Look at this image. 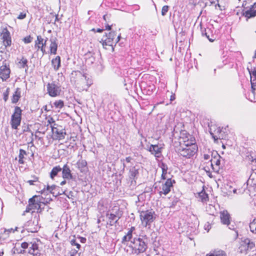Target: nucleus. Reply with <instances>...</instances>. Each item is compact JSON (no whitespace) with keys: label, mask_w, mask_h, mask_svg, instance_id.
<instances>
[{"label":"nucleus","mask_w":256,"mask_h":256,"mask_svg":"<svg viewBox=\"0 0 256 256\" xmlns=\"http://www.w3.org/2000/svg\"><path fill=\"white\" fill-rule=\"evenodd\" d=\"M70 80L79 91L87 90L92 84V79L86 74L79 70L73 71L71 73Z\"/></svg>","instance_id":"2"},{"label":"nucleus","mask_w":256,"mask_h":256,"mask_svg":"<svg viewBox=\"0 0 256 256\" xmlns=\"http://www.w3.org/2000/svg\"><path fill=\"white\" fill-rule=\"evenodd\" d=\"M21 98V90L19 88H17L12 96V103L16 104Z\"/></svg>","instance_id":"28"},{"label":"nucleus","mask_w":256,"mask_h":256,"mask_svg":"<svg viewBox=\"0 0 256 256\" xmlns=\"http://www.w3.org/2000/svg\"><path fill=\"white\" fill-rule=\"evenodd\" d=\"M69 256H80V254L78 252V250L72 249L69 252Z\"/></svg>","instance_id":"45"},{"label":"nucleus","mask_w":256,"mask_h":256,"mask_svg":"<svg viewBox=\"0 0 256 256\" xmlns=\"http://www.w3.org/2000/svg\"><path fill=\"white\" fill-rule=\"evenodd\" d=\"M64 106V102L62 100H56L53 103V106L56 109H61Z\"/></svg>","instance_id":"37"},{"label":"nucleus","mask_w":256,"mask_h":256,"mask_svg":"<svg viewBox=\"0 0 256 256\" xmlns=\"http://www.w3.org/2000/svg\"><path fill=\"white\" fill-rule=\"evenodd\" d=\"M46 40H44L40 36H38L36 40L35 41V46L37 48V50H40L44 54H46Z\"/></svg>","instance_id":"17"},{"label":"nucleus","mask_w":256,"mask_h":256,"mask_svg":"<svg viewBox=\"0 0 256 256\" xmlns=\"http://www.w3.org/2000/svg\"><path fill=\"white\" fill-rule=\"evenodd\" d=\"M242 14V15L247 19L256 16V2H254L253 4L251 5L248 8L244 6Z\"/></svg>","instance_id":"14"},{"label":"nucleus","mask_w":256,"mask_h":256,"mask_svg":"<svg viewBox=\"0 0 256 256\" xmlns=\"http://www.w3.org/2000/svg\"><path fill=\"white\" fill-rule=\"evenodd\" d=\"M52 64L56 70H58L60 66V57L58 56L52 59Z\"/></svg>","instance_id":"35"},{"label":"nucleus","mask_w":256,"mask_h":256,"mask_svg":"<svg viewBox=\"0 0 256 256\" xmlns=\"http://www.w3.org/2000/svg\"><path fill=\"white\" fill-rule=\"evenodd\" d=\"M34 218L32 222L30 220L28 222V230L31 232H37L40 228L38 222L40 220V215L34 214Z\"/></svg>","instance_id":"13"},{"label":"nucleus","mask_w":256,"mask_h":256,"mask_svg":"<svg viewBox=\"0 0 256 256\" xmlns=\"http://www.w3.org/2000/svg\"><path fill=\"white\" fill-rule=\"evenodd\" d=\"M27 155L26 151L23 149H20L18 156V162L20 164H24L25 163L24 160Z\"/></svg>","instance_id":"31"},{"label":"nucleus","mask_w":256,"mask_h":256,"mask_svg":"<svg viewBox=\"0 0 256 256\" xmlns=\"http://www.w3.org/2000/svg\"><path fill=\"white\" fill-rule=\"evenodd\" d=\"M28 253L33 256H40V251L39 249L38 246L36 243H33L30 247Z\"/></svg>","instance_id":"24"},{"label":"nucleus","mask_w":256,"mask_h":256,"mask_svg":"<svg viewBox=\"0 0 256 256\" xmlns=\"http://www.w3.org/2000/svg\"><path fill=\"white\" fill-rule=\"evenodd\" d=\"M178 202V200H176L175 201L172 202V204L170 206V208L174 207L176 205V204Z\"/></svg>","instance_id":"61"},{"label":"nucleus","mask_w":256,"mask_h":256,"mask_svg":"<svg viewBox=\"0 0 256 256\" xmlns=\"http://www.w3.org/2000/svg\"><path fill=\"white\" fill-rule=\"evenodd\" d=\"M130 240L126 236V235L124 236L122 240V244H125L127 242H129Z\"/></svg>","instance_id":"53"},{"label":"nucleus","mask_w":256,"mask_h":256,"mask_svg":"<svg viewBox=\"0 0 256 256\" xmlns=\"http://www.w3.org/2000/svg\"><path fill=\"white\" fill-rule=\"evenodd\" d=\"M10 93V88H8L6 92L3 94V98L5 102H6L8 98V95Z\"/></svg>","instance_id":"46"},{"label":"nucleus","mask_w":256,"mask_h":256,"mask_svg":"<svg viewBox=\"0 0 256 256\" xmlns=\"http://www.w3.org/2000/svg\"><path fill=\"white\" fill-rule=\"evenodd\" d=\"M169 9V6H162V16H165L167 12H168Z\"/></svg>","instance_id":"48"},{"label":"nucleus","mask_w":256,"mask_h":256,"mask_svg":"<svg viewBox=\"0 0 256 256\" xmlns=\"http://www.w3.org/2000/svg\"><path fill=\"white\" fill-rule=\"evenodd\" d=\"M17 65L20 68H24L26 70L28 68V59L24 56H22L18 60Z\"/></svg>","instance_id":"29"},{"label":"nucleus","mask_w":256,"mask_h":256,"mask_svg":"<svg viewBox=\"0 0 256 256\" xmlns=\"http://www.w3.org/2000/svg\"><path fill=\"white\" fill-rule=\"evenodd\" d=\"M161 186L158 188V194L160 196L167 195L174 187V184L176 183L174 180H167L164 182H160Z\"/></svg>","instance_id":"8"},{"label":"nucleus","mask_w":256,"mask_h":256,"mask_svg":"<svg viewBox=\"0 0 256 256\" xmlns=\"http://www.w3.org/2000/svg\"><path fill=\"white\" fill-rule=\"evenodd\" d=\"M248 184L256 190V172L250 174L248 180Z\"/></svg>","instance_id":"32"},{"label":"nucleus","mask_w":256,"mask_h":256,"mask_svg":"<svg viewBox=\"0 0 256 256\" xmlns=\"http://www.w3.org/2000/svg\"><path fill=\"white\" fill-rule=\"evenodd\" d=\"M62 126L53 124L52 126V136L54 140H62L64 138L66 132Z\"/></svg>","instance_id":"9"},{"label":"nucleus","mask_w":256,"mask_h":256,"mask_svg":"<svg viewBox=\"0 0 256 256\" xmlns=\"http://www.w3.org/2000/svg\"><path fill=\"white\" fill-rule=\"evenodd\" d=\"M26 16V12H23L20 14L18 16L17 18L19 20H23L25 18Z\"/></svg>","instance_id":"49"},{"label":"nucleus","mask_w":256,"mask_h":256,"mask_svg":"<svg viewBox=\"0 0 256 256\" xmlns=\"http://www.w3.org/2000/svg\"><path fill=\"white\" fill-rule=\"evenodd\" d=\"M56 188H57V186L55 185H52V186H47V190H50V192L53 194V195L55 194V192H54V190H55ZM58 194H60L59 193L56 194V196H57Z\"/></svg>","instance_id":"43"},{"label":"nucleus","mask_w":256,"mask_h":256,"mask_svg":"<svg viewBox=\"0 0 256 256\" xmlns=\"http://www.w3.org/2000/svg\"><path fill=\"white\" fill-rule=\"evenodd\" d=\"M22 41L25 43V44H28V43H30L32 42V38L30 36H28L26 37H24L23 39H22Z\"/></svg>","instance_id":"47"},{"label":"nucleus","mask_w":256,"mask_h":256,"mask_svg":"<svg viewBox=\"0 0 256 256\" xmlns=\"http://www.w3.org/2000/svg\"><path fill=\"white\" fill-rule=\"evenodd\" d=\"M122 212L120 208H118L114 213H106V216L108 218L107 224L112 226L114 224L117 223L118 220L122 216Z\"/></svg>","instance_id":"10"},{"label":"nucleus","mask_w":256,"mask_h":256,"mask_svg":"<svg viewBox=\"0 0 256 256\" xmlns=\"http://www.w3.org/2000/svg\"><path fill=\"white\" fill-rule=\"evenodd\" d=\"M222 130L220 127L216 126H211L210 128V133L214 139V142H216L218 140H220L222 136H220Z\"/></svg>","instance_id":"21"},{"label":"nucleus","mask_w":256,"mask_h":256,"mask_svg":"<svg viewBox=\"0 0 256 256\" xmlns=\"http://www.w3.org/2000/svg\"><path fill=\"white\" fill-rule=\"evenodd\" d=\"M248 70L250 75V82L251 86H252V82H254L256 80V70L254 68V70H250L249 68H248Z\"/></svg>","instance_id":"39"},{"label":"nucleus","mask_w":256,"mask_h":256,"mask_svg":"<svg viewBox=\"0 0 256 256\" xmlns=\"http://www.w3.org/2000/svg\"><path fill=\"white\" fill-rule=\"evenodd\" d=\"M206 256H228L226 252L221 249H215L206 254Z\"/></svg>","instance_id":"27"},{"label":"nucleus","mask_w":256,"mask_h":256,"mask_svg":"<svg viewBox=\"0 0 256 256\" xmlns=\"http://www.w3.org/2000/svg\"><path fill=\"white\" fill-rule=\"evenodd\" d=\"M126 236L130 240H132V232H131V231L130 232V231L128 230Z\"/></svg>","instance_id":"55"},{"label":"nucleus","mask_w":256,"mask_h":256,"mask_svg":"<svg viewBox=\"0 0 256 256\" xmlns=\"http://www.w3.org/2000/svg\"><path fill=\"white\" fill-rule=\"evenodd\" d=\"M77 165L78 168L81 172H84L88 169L87 162L85 160H78L77 162Z\"/></svg>","instance_id":"33"},{"label":"nucleus","mask_w":256,"mask_h":256,"mask_svg":"<svg viewBox=\"0 0 256 256\" xmlns=\"http://www.w3.org/2000/svg\"><path fill=\"white\" fill-rule=\"evenodd\" d=\"M221 156L218 154H216L210 158L213 166V172H218L220 168Z\"/></svg>","instance_id":"19"},{"label":"nucleus","mask_w":256,"mask_h":256,"mask_svg":"<svg viewBox=\"0 0 256 256\" xmlns=\"http://www.w3.org/2000/svg\"><path fill=\"white\" fill-rule=\"evenodd\" d=\"M105 26H106L105 30H110L112 29V26H110L108 24H106Z\"/></svg>","instance_id":"60"},{"label":"nucleus","mask_w":256,"mask_h":256,"mask_svg":"<svg viewBox=\"0 0 256 256\" xmlns=\"http://www.w3.org/2000/svg\"><path fill=\"white\" fill-rule=\"evenodd\" d=\"M18 227H15L14 228H10L9 229H5V230L7 232H8L10 234L11 233H14L15 232L18 231Z\"/></svg>","instance_id":"52"},{"label":"nucleus","mask_w":256,"mask_h":256,"mask_svg":"<svg viewBox=\"0 0 256 256\" xmlns=\"http://www.w3.org/2000/svg\"><path fill=\"white\" fill-rule=\"evenodd\" d=\"M220 218L221 222L224 225L228 226L230 224V215L227 210L220 212Z\"/></svg>","instance_id":"20"},{"label":"nucleus","mask_w":256,"mask_h":256,"mask_svg":"<svg viewBox=\"0 0 256 256\" xmlns=\"http://www.w3.org/2000/svg\"><path fill=\"white\" fill-rule=\"evenodd\" d=\"M252 92L254 96L256 95V82H252Z\"/></svg>","instance_id":"51"},{"label":"nucleus","mask_w":256,"mask_h":256,"mask_svg":"<svg viewBox=\"0 0 256 256\" xmlns=\"http://www.w3.org/2000/svg\"><path fill=\"white\" fill-rule=\"evenodd\" d=\"M33 132L29 129L26 131L24 134L25 140L27 142V144H33Z\"/></svg>","instance_id":"30"},{"label":"nucleus","mask_w":256,"mask_h":256,"mask_svg":"<svg viewBox=\"0 0 256 256\" xmlns=\"http://www.w3.org/2000/svg\"><path fill=\"white\" fill-rule=\"evenodd\" d=\"M21 246L23 248H27L28 246V244L26 242H23L21 244Z\"/></svg>","instance_id":"54"},{"label":"nucleus","mask_w":256,"mask_h":256,"mask_svg":"<svg viewBox=\"0 0 256 256\" xmlns=\"http://www.w3.org/2000/svg\"><path fill=\"white\" fill-rule=\"evenodd\" d=\"M149 151L152 154L157 158H160L162 154V148L157 144H152L149 148Z\"/></svg>","instance_id":"23"},{"label":"nucleus","mask_w":256,"mask_h":256,"mask_svg":"<svg viewBox=\"0 0 256 256\" xmlns=\"http://www.w3.org/2000/svg\"><path fill=\"white\" fill-rule=\"evenodd\" d=\"M74 238H75V236H74ZM70 242L71 245L76 246L77 249L78 250H80V245L79 244H78V242H76V240L74 238L71 240Z\"/></svg>","instance_id":"44"},{"label":"nucleus","mask_w":256,"mask_h":256,"mask_svg":"<svg viewBox=\"0 0 256 256\" xmlns=\"http://www.w3.org/2000/svg\"><path fill=\"white\" fill-rule=\"evenodd\" d=\"M11 73L9 64L3 62L0 66V78L2 82L6 81L10 78Z\"/></svg>","instance_id":"12"},{"label":"nucleus","mask_w":256,"mask_h":256,"mask_svg":"<svg viewBox=\"0 0 256 256\" xmlns=\"http://www.w3.org/2000/svg\"><path fill=\"white\" fill-rule=\"evenodd\" d=\"M103 31H104V29L97 28L96 30V32H102Z\"/></svg>","instance_id":"63"},{"label":"nucleus","mask_w":256,"mask_h":256,"mask_svg":"<svg viewBox=\"0 0 256 256\" xmlns=\"http://www.w3.org/2000/svg\"><path fill=\"white\" fill-rule=\"evenodd\" d=\"M178 154L186 159L192 158L198 151L195 138L186 131H182L179 138Z\"/></svg>","instance_id":"1"},{"label":"nucleus","mask_w":256,"mask_h":256,"mask_svg":"<svg viewBox=\"0 0 256 256\" xmlns=\"http://www.w3.org/2000/svg\"><path fill=\"white\" fill-rule=\"evenodd\" d=\"M132 160V158L130 156H128L126 158V161L128 163L130 162Z\"/></svg>","instance_id":"59"},{"label":"nucleus","mask_w":256,"mask_h":256,"mask_svg":"<svg viewBox=\"0 0 256 256\" xmlns=\"http://www.w3.org/2000/svg\"><path fill=\"white\" fill-rule=\"evenodd\" d=\"M250 231L256 234V218H254L250 224Z\"/></svg>","instance_id":"41"},{"label":"nucleus","mask_w":256,"mask_h":256,"mask_svg":"<svg viewBox=\"0 0 256 256\" xmlns=\"http://www.w3.org/2000/svg\"><path fill=\"white\" fill-rule=\"evenodd\" d=\"M160 168L162 169L161 180H172L173 176L171 174L170 172L168 171V166L165 163L162 162L160 164Z\"/></svg>","instance_id":"18"},{"label":"nucleus","mask_w":256,"mask_h":256,"mask_svg":"<svg viewBox=\"0 0 256 256\" xmlns=\"http://www.w3.org/2000/svg\"><path fill=\"white\" fill-rule=\"evenodd\" d=\"M32 178V180H33V181H37V182H38L39 180V178L38 176H36V175H32L31 176Z\"/></svg>","instance_id":"56"},{"label":"nucleus","mask_w":256,"mask_h":256,"mask_svg":"<svg viewBox=\"0 0 256 256\" xmlns=\"http://www.w3.org/2000/svg\"><path fill=\"white\" fill-rule=\"evenodd\" d=\"M50 53L52 54H56L58 43L56 38H50Z\"/></svg>","instance_id":"26"},{"label":"nucleus","mask_w":256,"mask_h":256,"mask_svg":"<svg viewBox=\"0 0 256 256\" xmlns=\"http://www.w3.org/2000/svg\"><path fill=\"white\" fill-rule=\"evenodd\" d=\"M174 100H175V96L174 95H172L170 96V100L171 101H172Z\"/></svg>","instance_id":"64"},{"label":"nucleus","mask_w":256,"mask_h":256,"mask_svg":"<svg viewBox=\"0 0 256 256\" xmlns=\"http://www.w3.org/2000/svg\"><path fill=\"white\" fill-rule=\"evenodd\" d=\"M138 174V170L134 167L130 170V178L134 180Z\"/></svg>","instance_id":"38"},{"label":"nucleus","mask_w":256,"mask_h":256,"mask_svg":"<svg viewBox=\"0 0 256 256\" xmlns=\"http://www.w3.org/2000/svg\"><path fill=\"white\" fill-rule=\"evenodd\" d=\"M140 219L144 226H150L156 220L155 212L152 210L141 211L140 213Z\"/></svg>","instance_id":"6"},{"label":"nucleus","mask_w":256,"mask_h":256,"mask_svg":"<svg viewBox=\"0 0 256 256\" xmlns=\"http://www.w3.org/2000/svg\"><path fill=\"white\" fill-rule=\"evenodd\" d=\"M132 254L136 256L146 253L148 248L146 238L136 237L132 240L129 244Z\"/></svg>","instance_id":"3"},{"label":"nucleus","mask_w":256,"mask_h":256,"mask_svg":"<svg viewBox=\"0 0 256 256\" xmlns=\"http://www.w3.org/2000/svg\"><path fill=\"white\" fill-rule=\"evenodd\" d=\"M120 34L118 35L115 32H110L106 33L102 38L100 42L102 43L103 46H110L113 48L120 41Z\"/></svg>","instance_id":"5"},{"label":"nucleus","mask_w":256,"mask_h":256,"mask_svg":"<svg viewBox=\"0 0 256 256\" xmlns=\"http://www.w3.org/2000/svg\"><path fill=\"white\" fill-rule=\"evenodd\" d=\"M22 110L20 107H14V112L11 116L10 124L12 129L17 130L20 126L22 120Z\"/></svg>","instance_id":"7"},{"label":"nucleus","mask_w":256,"mask_h":256,"mask_svg":"<svg viewBox=\"0 0 256 256\" xmlns=\"http://www.w3.org/2000/svg\"><path fill=\"white\" fill-rule=\"evenodd\" d=\"M136 230V228H135V227H134V226H132V227H131V228L128 230H129V231H130V232L131 231V232H134V230Z\"/></svg>","instance_id":"62"},{"label":"nucleus","mask_w":256,"mask_h":256,"mask_svg":"<svg viewBox=\"0 0 256 256\" xmlns=\"http://www.w3.org/2000/svg\"><path fill=\"white\" fill-rule=\"evenodd\" d=\"M10 234L6 230L0 233V240H4L10 236Z\"/></svg>","instance_id":"42"},{"label":"nucleus","mask_w":256,"mask_h":256,"mask_svg":"<svg viewBox=\"0 0 256 256\" xmlns=\"http://www.w3.org/2000/svg\"><path fill=\"white\" fill-rule=\"evenodd\" d=\"M254 243L250 242L249 239H246L242 241L239 248L238 250L240 253H246L249 248H252L254 247Z\"/></svg>","instance_id":"16"},{"label":"nucleus","mask_w":256,"mask_h":256,"mask_svg":"<svg viewBox=\"0 0 256 256\" xmlns=\"http://www.w3.org/2000/svg\"><path fill=\"white\" fill-rule=\"evenodd\" d=\"M62 168L60 166H54L52 170L50 172V177L52 179H54L58 174L62 170Z\"/></svg>","instance_id":"36"},{"label":"nucleus","mask_w":256,"mask_h":256,"mask_svg":"<svg viewBox=\"0 0 256 256\" xmlns=\"http://www.w3.org/2000/svg\"><path fill=\"white\" fill-rule=\"evenodd\" d=\"M210 29H209V28L206 29L205 30V32H204V34L208 38V39L209 40L210 42H214L215 40H216V38L212 34L211 35V36L210 35L209 33H210Z\"/></svg>","instance_id":"40"},{"label":"nucleus","mask_w":256,"mask_h":256,"mask_svg":"<svg viewBox=\"0 0 256 256\" xmlns=\"http://www.w3.org/2000/svg\"><path fill=\"white\" fill-rule=\"evenodd\" d=\"M202 166L203 169L206 171L208 176L210 178H212V172H213L214 167L210 160H208V162H204Z\"/></svg>","instance_id":"22"},{"label":"nucleus","mask_w":256,"mask_h":256,"mask_svg":"<svg viewBox=\"0 0 256 256\" xmlns=\"http://www.w3.org/2000/svg\"><path fill=\"white\" fill-rule=\"evenodd\" d=\"M198 195L202 202L206 203L209 200L208 196L204 188L200 192H198Z\"/></svg>","instance_id":"34"},{"label":"nucleus","mask_w":256,"mask_h":256,"mask_svg":"<svg viewBox=\"0 0 256 256\" xmlns=\"http://www.w3.org/2000/svg\"><path fill=\"white\" fill-rule=\"evenodd\" d=\"M204 158L205 160H210V155L209 154H204Z\"/></svg>","instance_id":"57"},{"label":"nucleus","mask_w":256,"mask_h":256,"mask_svg":"<svg viewBox=\"0 0 256 256\" xmlns=\"http://www.w3.org/2000/svg\"><path fill=\"white\" fill-rule=\"evenodd\" d=\"M62 178L64 179H72V178L71 170L67 164H64L62 168Z\"/></svg>","instance_id":"25"},{"label":"nucleus","mask_w":256,"mask_h":256,"mask_svg":"<svg viewBox=\"0 0 256 256\" xmlns=\"http://www.w3.org/2000/svg\"><path fill=\"white\" fill-rule=\"evenodd\" d=\"M48 124H50V128H52V126L53 124H57L55 122V120L52 117H50L48 120Z\"/></svg>","instance_id":"50"},{"label":"nucleus","mask_w":256,"mask_h":256,"mask_svg":"<svg viewBox=\"0 0 256 256\" xmlns=\"http://www.w3.org/2000/svg\"><path fill=\"white\" fill-rule=\"evenodd\" d=\"M47 92L52 97H56L60 94L62 90L60 86L54 82L48 83L46 86Z\"/></svg>","instance_id":"11"},{"label":"nucleus","mask_w":256,"mask_h":256,"mask_svg":"<svg viewBox=\"0 0 256 256\" xmlns=\"http://www.w3.org/2000/svg\"><path fill=\"white\" fill-rule=\"evenodd\" d=\"M38 182L37 181H33V180H28L27 181V182L28 184H29L30 185V186H33V185H34V182Z\"/></svg>","instance_id":"58"},{"label":"nucleus","mask_w":256,"mask_h":256,"mask_svg":"<svg viewBox=\"0 0 256 256\" xmlns=\"http://www.w3.org/2000/svg\"><path fill=\"white\" fill-rule=\"evenodd\" d=\"M48 202L42 196L34 195L28 200V204L27 206L25 212H31L33 215L42 212L44 208L42 205H46Z\"/></svg>","instance_id":"4"},{"label":"nucleus","mask_w":256,"mask_h":256,"mask_svg":"<svg viewBox=\"0 0 256 256\" xmlns=\"http://www.w3.org/2000/svg\"><path fill=\"white\" fill-rule=\"evenodd\" d=\"M1 36L4 46L6 48L10 46L12 44V38L10 32L7 28H5L2 30Z\"/></svg>","instance_id":"15"}]
</instances>
